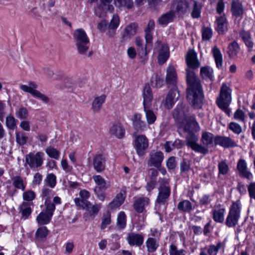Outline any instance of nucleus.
Segmentation results:
<instances>
[{"instance_id":"nucleus-1","label":"nucleus","mask_w":255,"mask_h":255,"mask_svg":"<svg viewBox=\"0 0 255 255\" xmlns=\"http://www.w3.org/2000/svg\"><path fill=\"white\" fill-rule=\"evenodd\" d=\"M186 62L188 66L186 70L188 84L187 98L194 109H200L203 106L204 94L200 80L193 70L200 66L197 53L194 50H190L187 53Z\"/></svg>"},{"instance_id":"nucleus-2","label":"nucleus","mask_w":255,"mask_h":255,"mask_svg":"<svg viewBox=\"0 0 255 255\" xmlns=\"http://www.w3.org/2000/svg\"><path fill=\"white\" fill-rule=\"evenodd\" d=\"M189 108L182 103L178 104L173 112V118L176 121L178 132L181 134L184 131H189L190 126L198 128V124L194 115L188 116Z\"/></svg>"},{"instance_id":"nucleus-3","label":"nucleus","mask_w":255,"mask_h":255,"mask_svg":"<svg viewBox=\"0 0 255 255\" xmlns=\"http://www.w3.org/2000/svg\"><path fill=\"white\" fill-rule=\"evenodd\" d=\"M241 209V205L239 201L233 203L226 219V224L228 227H233L238 224L240 217Z\"/></svg>"},{"instance_id":"nucleus-4","label":"nucleus","mask_w":255,"mask_h":255,"mask_svg":"<svg viewBox=\"0 0 255 255\" xmlns=\"http://www.w3.org/2000/svg\"><path fill=\"white\" fill-rule=\"evenodd\" d=\"M170 193V188L166 184H162L158 187V193L155 205V209L157 213L160 211V205H164L167 202Z\"/></svg>"},{"instance_id":"nucleus-5","label":"nucleus","mask_w":255,"mask_h":255,"mask_svg":"<svg viewBox=\"0 0 255 255\" xmlns=\"http://www.w3.org/2000/svg\"><path fill=\"white\" fill-rule=\"evenodd\" d=\"M98 0H88V2L92 4L97 1ZM112 0H100L97 3V7L95 9V14L99 17H103L106 16L107 11L113 12L114 7L110 4Z\"/></svg>"},{"instance_id":"nucleus-6","label":"nucleus","mask_w":255,"mask_h":255,"mask_svg":"<svg viewBox=\"0 0 255 255\" xmlns=\"http://www.w3.org/2000/svg\"><path fill=\"white\" fill-rule=\"evenodd\" d=\"M171 9L175 15L183 17L189 11V3L187 0H174L171 3Z\"/></svg>"},{"instance_id":"nucleus-7","label":"nucleus","mask_w":255,"mask_h":255,"mask_svg":"<svg viewBox=\"0 0 255 255\" xmlns=\"http://www.w3.org/2000/svg\"><path fill=\"white\" fill-rule=\"evenodd\" d=\"M134 146L137 154L142 156L145 153V151L149 145L148 139L144 135H136L134 133Z\"/></svg>"},{"instance_id":"nucleus-8","label":"nucleus","mask_w":255,"mask_h":255,"mask_svg":"<svg viewBox=\"0 0 255 255\" xmlns=\"http://www.w3.org/2000/svg\"><path fill=\"white\" fill-rule=\"evenodd\" d=\"M44 153L42 152H37L36 153L30 152L25 155V163L31 168H38L43 162Z\"/></svg>"},{"instance_id":"nucleus-9","label":"nucleus","mask_w":255,"mask_h":255,"mask_svg":"<svg viewBox=\"0 0 255 255\" xmlns=\"http://www.w3.org/2000/svg\"><path fill=\"white\" fill-rule=\"evenodd\" d=\"M154 50L158 52V61L160 64H164L169 56L168 45L161 41L157 40L154 44Z\"/></svg>"},{"instance_id":"nucleus-10","label":"nucleus","mask_w":255,"mask_h":255,"mask_svg":"<svg viewBox=\"0 0 255 255\" xmlns=\"http://www.w3.org/2000/svg\"><path fill=\"white\" fill-rule=\"evenodd\" d=\"M179 97V94L177 89L172 88L168 92L165 100L162 103L166 109H170L173 107Z\"/></svg>"},{"instance_id":"nucleus-11","label":"nucleus","mask_w":255,"mask_h":255,"mask_svg":"<svg viewBox=\"0 0 255 255\" xmlns=\"http://www.w3.org/2000/svg\"><path fill=\"white\" fill-rule=\"evenodd\" d=\"M164 159L163 153L161 151H152L149 154V158L147 161L148 166L159 167Z\"/></svg>"},{"instance_id":"nucleus-12","label":"nucleus","mask_w":255,"mask_h":255,"mask_svg":"<svg viewBox=\"0 0 255 255\" xmlns=\"http://www.w3.org/2000/svg\"><path fill=\"white\" fill-rule=\"evenodd\" d=\"M144 236L142 234L130 232L128 234L126 240L130 246L140 247L143 243Z\"/></svg>"},{"instance_id":"nucleus-13","label":"nucleus","mask_w":255,"mask_h":255,"mask_svg":"<svg viewBox=\"0 0 255 255\" xmlns=\"http://www.w3.org/2000/svg\"><path fill=\"white\" fill-rule=\"evenodd\" d=\"M237 168L240 176L249 180L253 178V174L248 169L247 164L245 159H240L238 160Z\"/></svg>"},{"instance_id":"nucleus-14","label":"nucleus","mask_w":255,"mask_h":255,"mask_svg":"<svg viewBox=\"0 0 255 255\" xmlns=\"http://www.w3.org/2000/svg\"><path fill=\"white\" fill-rule=\"evenodd\" d=\"M79 195L81 199L76 198L74 199L76 205L83 209L89 208L91 203L87 200V199L90 197V193L87 190H83L80 192Z\"/></svg>"},{"instance_id":"nucleus-15","label":"nucleus","mask_w":255,"mask_h":255,"mask_svg":"<svg viewBox=\"0 0 255 255\" xmlns=\"http://www.w3.org/2000/svg\"><path fill=\"white\" fill-rule=\"evenodd\" d=\"M106 157L103 154H96L93 159V165L97 172H102L106 168Z\"/></svg>"},{"instance_id":"nucleus-16","label":"nucleus","mask_w":255,"mask_h":255,"mask_svg":"<svg viewBox=\"0 0 255 255\" xmlns=\"http://www.w3.org/2000/svg\"><path fill=\"white\" fill-rule=\"evenodd\" d=\"M199 129L200 127L199 125L198 129H196L194 126H190L189 131H184L181 134H179L180 136H184V133L187 134L186 136L187 145L191 147L197 143L198 139V137L193 133V131H199Z\"/></svg>"},{"instance_id":"nucleus-17","label":"nucleus","mask_w":255,"mask_h":255,"mask_svg":"<svg viewBox=\"0 0 255 255\" xmlns=\"http://www.w3.org/2000/svg\"><path fill=\"white\" fill-rule=\"evenodd\" d=\"M176 82L177 75L175 69L173 66L169 65L166 70V82L169 86L176 88Z\"/></svg>"},{"instance_id":"nucleus-18","label":"nucleus","mask_w":255,"mask_h":255,"mask_svg":"<svg viewBox=\"0 0 255 255\" xmlns=\"http://www.w3.org/2000/svg\"><path fill=\"white\" fill-rule=\"evenodd\" d=\"M232 90L224 85V113L230 116L232 113L231 109L229 108L232 102Z\"/></svg>"},{"instance_id":"nucleus-19","label":"nucleus","mask_w":255,"mask_h":255,"mask_svg":"<svg viewBox=\"0 0 255 255\" xmlns=\"http://www.w3.org/2000/svg\"><path fill=\"white\" fill-rule=\"evenodd\" d=\"M137 24L132 23L128 25L124 29L122 34L123 41H127L130 39L137 32Z\"/></svg>"},{"instance_id":"nucleus-20","label":"nucleus","mask_w":255,"mask_h":255,"mask_svg":"<svg viewBox=\"0 0 255 255\" xmlns=\"http://www.w3.org/2000/svg\"><path fill=\"white\" fill-rule=\"evenodd\" d=\"M143 105L145 106H151V102L153 99V96L151 92V89L148 84L145 85L143 92Z\"/></svg>"},{"instance_id":"nucleus-21","label":"nucleus","mask_w":255,"mask_h":255,"mask_svg":"<svg viewBox=\"0 0 255 255\" xmlns=\"http://www.w3.org/2000/svg\"><path fill=\"white\" fill-rule=\"evenodd\" d=\"M239 34L246 46L249 48V50L251 51L253 48L254 43L252 40L250 32L243 29L239 32Z\"/></svg>"},{"instance_id":"nucleus-22","label":"nucleus","mask_w":255,"mask_h":255,"mask_svg":"<svg viewBox=\"0 0 255 255\" xmlns=\"http://www.w3.org/2000/svg\"><path fill=\"white\" fill-rule=\"evenodd\" d=\"M141 115L135 114L132 118V125L134 128L137 130L142 131L146 128V124L144 121L141 120Z\"/></svg>"},{"instance_id":"nucleus-23","label":"nucleus","mask_w":255,"mask_h":255,"mask_svg":"<svg viewBox=\"0 0 255 255\" xmlns=\"http://www.w3.org/2000/svg\"><path fill=\"white\" fill-rule=\"evenodd\" d=\"M149 203V199L147 197H140L137 199L134 204L133 208L138 213H142L143 211L144 206Z\"/></svg>"},{"instance_id":"nucleus-24","label":"nucleus","mask_w":255,"mask_h":255,"mask_svg":"<svg viewBox=\"0 0 255 255\" xmlns=\"http://www.w3.org/2000/svg\"><path fill=\"white\" fill-rule=\"evenodd\" d=\"M93 179L97 186L95 188L100 191H105L110 186L108 183L101 175H97L93 176Z\"/></svg>"},{"instance_id":"nucleus-25","label":"nucleus","mask_w":255,"mask_h":255,"mask_svg":"<svg viewBox=\"0 0 255 255\" xmlns=\"http://www.w3.org/2000/svg\"><path fill=\"white\" fill-rule=\"evenodd\" d=\"M135 44L136 46L139 47V49H140L139 53L143 56V58L141 60V62L143 64H145L147 59L146 55L147 54V47L148 46L146 44L144 46L143 40L139 37H136L135 38Z\"/></svg>"},{"instance_id":"nucleus-26","label":"nucleus","mask_w":255,"mask_h":255,"mask_svg":"<svg viewBox=\"0 0 255 255\" xmlns=\"http://www.w3.org/2000/svg\"><path fill=\"white\" fill-rule=\"evenodd\" d=\"M110 132L111 134L114 135L118 138H122L124 136L125 130L120 124L117 123L114 124L111 127Z\"/></svg>"},{"instance_id":"nucleus-27","label":"nucleus","mask_w":255,"mask_h":255,"mask_svg":"<svg viewBox=\"0 0 255 255\" xmlns=\"http://www.w3.org/2000/svg\"><path fill=\"white\" fill-rule=\"evenodd\" d=\"M175 15L174 12L171 9L166 13L163 14L158 18V23L160 25H167L168 23L173 20Z\"/></svg>"},{"instance_id":"nucleus-28","label":"nucleus","mask_w":255,"mask_h":255,"mask_svg":"<svg viewBox=\"0 0 255 255\" xmlns=\"http://www.w3.org/2000/svg\"><path fill=\"white\" fill-rule=\"evenodd\" d=\"M231 11L234 16L239 17L243 14V8L242 3L238 0H233L232 3Z\"/></svg>"},{"instance_id":"nucleus-29","label":"nucleus","mask_w":255,"mask_h":255,"mask_svg":"<svg viewBox=\"0 0 255 255\" xmlns=\"http://www.w3.org/2000/svg\"><path fill=\"white\" fill-rule=\"evenodd\" d=\"M177 208L181 212L190 213L194 209V207L190 201L184 200L179 202Z\"/></svg>"},{"instance_id":"nucleus-30","label":"nucleus","mask_w":255,"mask_h":255,"mask_svg":"<svg viewBox=\"0 0 255 255\" xmlns=\"http://www.w3.org/2000/svg\"><path fill=\"white\" fill-rule=\"evenodd\" d=\"M191 1L193 3L191 15L193 18H198L201 16V12L203 6L201 3L195 0H191Z\"/></svg>"},{"instance_id":"nucleus-31","label":"nucleus","mask_w":255,"mask_h":255,"mask_svg":"<svg viewBox=\"0 0 255 255\" xmlns=\"http://www.w3.org/2000/svg\"><path fill=\"white\" fill-rule=\"evenodd\" d=\"M143 110L145 114L147 123L148 125L154 124L156 120V116L155 113L151 110V106L143 107Z\"/></svg>"},{"instance_id":"nucleus-32","label":"nucleus","mask_w":255,"mask_h":255,"mask_svg":"<svg viewBox=\"0 0 255 255\" xmlns=\"http://www.w3.org/2000/svg\"><path fill=\"white\" fill-rule=\"evenodd\" d=\"M125 197L122 193H118L114 200L109 204V207L111 209H114L119 207L124 202Z\"/></svg>"},{"instance_id":"nucleus-33","label":"nucleus","mask_w":255,"mask_h":255,"mask_svg":"<svg viewBox=\"0 0 255 255\" xmlns=\"http://www.w3.org/2000/svg\"><path fill=\"white\" fill-rule=\"evenodd\" d=\"M213 219L216 222L222 223L223 221V208L220 204H217L215 206Z\"/></svg>"},{"instance_id":"nucleus-34","label":"nucleus","mask_w":255,"mask_h":255,"mask_svg":"<svg viewBox=\"0 0 255 255\" xmlns=\"http://www.w3.org/2000/svg\"><path fill=\"white\" fill-rule=\"evenodd\" d=\"M74 37L76 43L89 41L85 31L82 28L75 30L74 33Z\"/></svg>"},{"instance_id":"nucleus-35","label":"nucleus","mask_w":255,"mask_h":255,"mask_svg":"<svg viewBox=\"0 0 255 255\" xmlns=\"http://www.w3.org/2000/svg\"><path fill=\"white\" fill-rule=\"evenodd\" d=\"M145 244L147 252L149 253L154 252L159 246L158 240L153 238H148Z\"/></svg>"},{"instance_id":"nucleus-36","label":"nucleus","mask_w":255,"mask_h":255,"mask_svg":"<svg viewBox=\"0 0 255 255\" xmlns=\"http://www.w3.org/2000/svg\"><path fill=\"white\" fill-rule=\"evenodd\" d=\"M240 51V47L237 41H234L229 44L227 53L230 58L235 57Z\"/></svg>"},{"instance_id":"nucleus-37","label":"nucleus","mask_w":255,"mask_h":255,"mask_svg":"<svg viewBox=\"0 0 255 255\" xmlns=\"http://www.w3.org/2000/svg\"><path fill=\"white\" fill-rule=\"evenodd\" d=\"M52 217L46 212H42L37 216L36 220L39 224L46 225L50 222Z\"/></svg>"},{"instance_id":"nucleus-38","label":"nucleus","mask_w":255,"mask_h":255,"mask_svg":"<svg viewBox=\"0 0 255 255\" xmlns=\"http://www.w3.org/2000/svg\"><path fill=\"white\" fill-rule=\"evenodd\" d=\"M213 70L209 66L202 67L200 69V75L203 79L212 80Z\"/></svg>"},{"instance_id":"nucleus-39","label":"nucleus","mask_w":255,"mask_h":255,"mask_svg":"<svg viewBox=\"0 0 255 255\" xmlns=\"http://www.w3.org/2000/svg\"><path fill=\"white\" fill-rule=\"evenodd\" d=\"M212 53L215 59L217 67L218 68L222 67V56L220 49L217 46H214L212 49Z\"/></svg>"},{"instance_id":"nucleus-40","label":"nucleus","mask_w":255,"mask_h":255,"mask_svg":"<svg viewBox=\"0 0 255 255\" xmlns=\"http://www.w3.org/2000/svg\"><path fill=\"white\" fill-rule=\"evenodd\" d=\"M105 95H102L94 99L92 103V109L94 112L97 113L100 111L102 104L105 101Z\"/></svg>"},{"instance_id":"nucleus-41","label":"nucleus","mask_w":255,"mask_h":255,"mask_svg":"<svg viewBox=\"0 0 255 255\" xmlns=\"http://www.w3.org/2000/svg\"><path fill=\"white\" fill-rule=\"evenodd\" d=\"M48 233V231L46 227L38 228L35 234L36 241L39 242L43 241L47 237Z\"/></svg>"},{"instance_id":"nucleus-42","label":"nucleus","mask_w":255,"mask_h":255,"mask_svg":"<svg viewBox=\"0 0 255 255\" xmlns=\"http://www.w3.org/2000/svg\"><path fill=\"white\" fill-rule=\"evenodd\" d=\"M19 209L22 217L24 219H27L31 214V209L29 206V204L27 202H23L20 206Z\"/></svg>"},{"instance_id":"nucleus-43","label":"nucleus","mask_w":255,"mask_h":255,"mask_svg":"<svg viewBox=\"0 0 255 255\" xmlns=\"http://www.w3.org/2000/svg\"><path fill=\"white\" fill-rule=\"evenodd\" d=\"M202 141L204 145L207 146H213L214 144V136L213 134L208 132L203 133Z\"/></svg>"},{"instance_id":"nucleus-44","label":"nucleus","mask_w":255,"mask_h":255,"mask_svg":"<svg viewBox=\"0 0 255 255\" xmlns=\"http://www.w3.org/2000/svg\"><path fill=\"white\" fill-rule=\"evenodd\" d=\"M28 137L26 133L19 131L15 132L16 141L19 145L25 144L28 140Z\"/></svg>"},{"instance_id":"nucleus-45","label":"nucleus","mask_w":255,"mask_h":255,"mask_svg":"<svg viewBox=\"0 0 255 255\" xmlns=\"http://www.w3.org/2000/svg\"><path fill=\"white\" fill-rule=\"evenodd\" d=\"M119 17L117 15H114L113 18L112 19L109 25V36H113L115 34L114 31H111V30H114L119 26Z\"/></svg>"},{"instance_id":"nucleus-46","label":"nucleus","mask_w":255,"mask_h":255,"mask_svg":"<svg viewBox=\"0 0 255 255\" xmlns=\"http://www.w3.org/2000/svg\"><path fill=\"white\" fill-rule=\"evenodd\" d=\"M126 216L124 212H121L118 215L117 218V227L118 230H122L126 226Z\"/></svg>"},{"instance_id":"nucleus-47","label":"nucleus","mask_w":255,"mask_h":255,"mask_svg":"<svg viewBox=\"0 0 255 255\" xmlns=\"http://www.w3.org/2000/svg\"><path fill=\"white\" fill-rule=\"evenodd\" d=\"M12 184L15 188L21 189L22 191L25 190V187L23 184V180L19 176L13 177L12 179Z\"/></svg>"},{"instance_id":"nucleus-48","label":"nucleus","mask_w":255,"mask_h":255,"mask_svg":"<svg viewBox=\"0 0 255 255\" xmlns=\"http://www.w3.org/2000/svg\"><path fill=\"white\" fill-rule=\"evenodd\" d=\"M89 41L76 43L78 52L79 54L83 55L86 53L89 49Z\"/></svg>"},{"instance_id":"nucleus-49","label":"nucleus","mask_w":255,"mask_h":255,"mask_svg":"<svg viewBox=\"0 0 255 255\" xmlns=\"http://www.w3.org/2000/svg\"><path fill=\"white\" fill-rule=\"evenodd\" d=\"M114 2L115 5L118 7L125 6L128 8H131L133 6L132 0H114Z\"/></svg>"},{"instance_id":"nucleus-50","label":"nucleus","mask_w":255,"mask_h":255,"mask_svg":"<svg viewBox=\"0 0 255 255\" xmlns=\"http://www.w3.org/2000/svg\"><path fill=\"white\" fill-rule=\"evenodd\" d=\"M16 122L17 120L13 116L9 115L6 118V126L8 129L13 130L16 128Z\"/></svg>"},{"instance_id":"nucleus-51","label":"nucleus","mask_w":255,"mask_h":255,"mask_svg":"<svg viewBox=\"0 0 255 255\" xmlns=\"http://www.w3.org/2000/svg\"><path fill=\"white\" fill-rule=\"evenodd\" d=\"M111 213L108 211L106 213L104 214L102 218V223L101 225V229H104L106 228L107 225H109L111 223Z\"/></svg>"},{"instance_id":"nucleus-52","label":"nucleus","mask_w":255,"mask_h":255,"mask_svg":"<svg viewBox=\"0 0 255 255\" xmlns=\"http://www.w3.org/2000/svg\"><path fill=\"white\" fill-rule=\"evenodd\" d=\"M212 30L210 27L204 26L202 27V37L203 40H209L212 37Z\"/></svg>"},{"instance_id":"nucleus-53","label":"nucleus","mask_w":255,"mask_h":255,"mask_svg":"<svg viewBox=\"0 0 255 255\" xmlns=\"http://www.w3.org/2000/svg\"><path fill=\"white\" fill-rule=\"evenodd\" d=\"M44 182L50 188H54L56 184V177L53 173H50L47 175L44 180Z\"/></svg>"},{"instance_id":"nucleus-54","label":"nucleus","mask_w":255,"mask_h":255,"mask_svg":"<svg viewBox=\"0 0 255 255\" xmlns=\"http://www.w3.org/2000/svg\"><path fill=\"white\" fill-rule=\"evenodd\" d=\"M15 116L20 120H25L28 116V111L26 108L21 107L16 111Z\"/></svg>"},{"instance_id":"nucleus-55","label":"nucleus","mask_w":255,"mask_h":255,"mask_svg":"<svg viewBox=\"0 0 255 255\" xmlns=\"http://www.w3.org/2000/svg\"><path fill=\"white\" fill-rule=\"evenodd\" d=\"M45 152L52 158L58 159L59 158L60 152L54 147L51 146L47 147Z\"/></svg>"},{"instance_id":"nucleus-56","label":"nucleus","mask_w":255,"mask_h":255,"mask_svg":"<svg viewBox=\"0 0 255 255\" xmlns=\"http://www.w3.org/2000/svg\"><path fill=\"white\" fill-rule=\"evenodd\" d=\"M222 247V244L221 242H219L216 246L210 245L208 249L207 252L209 255H216Z\"/></svg>"},{"instance_id":"nucleus-57","label":"nucleus","mask_w":255,"mask_h":255,"mask_svg":"<svg viewBox=\"0 0 255 255\" xmlns=\"http://www.w3.org/2000/svg\"><path fill=\"white\" fill-rule=\"evenodd\" d=\"M151 82L152 86L156 88L161 87L163 83V79L159 77L157 75L153 76L151 79Z\"/></svg>"},{"instance_id":"nucleus-58","label":"nucleus","mask_w":255,"mask_h":255,"mask_svg":"<svg viewBox=\"0 0 255 255\" xmlns=\"http://www.w3.org/2000/svg\"><path fill=\"white\" fill-rule=\"evenodd\" d=\"M35 196V192L31 190L24 192L22 195L23 200L26 201H31L33 200Z\"/></svg>"},{"instance_id":"nucleus-59","label":"nucleus","mask_w":255,"mask_h":255,"mask_svg":"<svg viewBox=\"0 0 255 255\" xmlns=\"http://www.w3.org/2000/svg\"><path fill=\"white\" fill-rule=\"evenodd\" d=\"M169 253L170 255H185V250H178L176 246L173 244L170 246Z\"/></svg>"},{"instance_id":"nucleus-60","label":"nucleus","mask_w":255,"mask_h":255,"mask_svg":"<svg viewBox=\"0 0 255 255\" xmlns=\"http://www.w3.org/2000/svg\"><path fill=\"white\" fill-rule=\"evenodd\" d=\"M53 196L52 190L47 187H44L42 189L41 196L45 201L50 200L51 196Z\"/></svg>"},{"instance_id":"nucleus-61","label":"nucleus","mask_w":255,"mask_h":255,"mask_svg":"<svg viewBox=\"0 0 255 255\" xmlns=\"http://www.w3.org/2000/svg\"><path fill=\"white\" fill-rule=\"evenodd\" d=\"M45 205L46 206L45 212L49 213L50 215L53 216L55 209L54 203H51L50 200H47L45 201Z\"/></svg>"},{"instance_id":"nucleus-62","label":"nucleus","mask_w":255,"mask_h":255,"mask_svg":"<svg viewBox=\"0 0 255 255\" xmlns=\"http://www.w3.org/2000/svg\"><path fill=\"white\" fill-rule=\"evenodd\" d=\"M237 146V142L229 137L224 136V147L230 148Z\"/></svg>"},{"instance_id":"nucleus-63","label":"nucleus","mask_w":255,"mask_h":255,"mask_svg":"<svg viewBox=\"0 0 255 255\" xmlns=\"http://www.w3.org/2000/svg\"><path fill=\"white\" fill-rule=\"evenodd\" d=\"M229 128L235 133L239 134L242 132V127L236 123L232 122L229 124Z\"/></svg>"},{"instance_id":"nucleus-64","label":"nucleus","mask_w":255,"mask_h":255,"mask_svg":"<svg viewBox=\"0 0 255 255\" xmlns=\"http://www.w3.org/2000/svg\"><path fill=\"white\" fill-rule=\"evenodd\" d=\"M191 148L194 151L200 152L203 154H206L208 152V149L207 148L201 145H199L197 143L191 147Z\"/></svg>"}]
</instances>
